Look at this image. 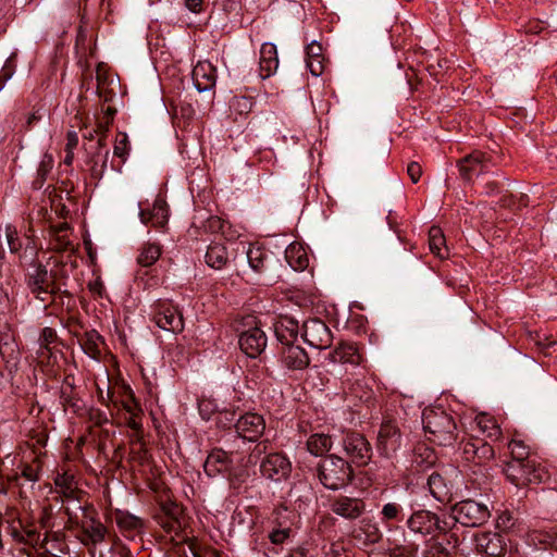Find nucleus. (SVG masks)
Masks as SVG:
<instances>
[{
    "label": "nucleus",
    "mask_w": 557,
    "mask_h": 557,
    "mask_svg": "<svg viewBox=\"0 0 557 557\" xmlns=\"http://www.w3.org/2000/svg\"><path fill=\"white\" fill-rule=\"evenodd\" d=\"M422 424L429 440L440 446H450L457 440V424L451 414L442 408H426Z\"/></svg>",
    "instance_id": "obj_1"
},
{
    "label": "nucleus",
    "mask_w": 557,
    "mask_h": 557,
    "mask_svg": "<svg viewBox=\"0 0 557 557\" xmlns=\"http://www.w3.org/2000/svg\"><path fill=\"white\" fill-rule=\"evenodd\" d=\"M318 478L324 487L336 491L351 482L354 470L348 460L331 454L319 463Z\"/></svg>",
    "instance_id": "obj_2"
},
{
    "label": "nucleus",
    "mask_w": 557,
    "mask_h": 557,
    "mask_svg": "<svg viewBox=\"0 0 557 557\" xmlns=\"http://www.w3.org/2000/svg\"><path fill=\"white\" fill-rule=\"evenodd\" d=\"M336 440L350 465L362 467L371 460L373 449L364 434L348 429L343 430Z\"/></svg>",
    "instance_id": "obj_3"
},
{
    "label": "nucleus",
    "mask_w": 557,
    "mask_h": 557,
    "mask_svg": "<svg viewBox=\"0 0 557 557\" xmlns=\"http://www.w3.org/2000/svg\"><path fill=\"white\" fill-rule=\"evenodd\" d=\"M25 284L30 294L42 302L46 301V298L40 297V294H51L55 296L61 290L55 271L51 270L49 272L47 267L39 262H33L30 264V268L25 274Z\"/></svg>",
    "instance_id": "obj_4"
},
{
    "label": "nucleus",
    "mask_w": 557,
    "mask_h": 557,
    "mask_svg": "<svg viewBox=\"0 0 557 557\" xmlns=\"http://www.w3.org/2000/svg\"><path fill=\"white\" fill-rule=\"evenodd\" d=\"M404 443V434L399 422L391 417H385L380 424L375 448L381 457L392 459L400 450Z\"/></svg>",
    "instance_id": "obj_5"
},
{
    "label": "nucleus",
    "mask_w": 557,
    "mask_h": 557,
    "mask_svg": "<svg viewBox=\"0 0 557 557\" xmlns=\"http://www.w3.org/2000/svg\"><path fill=\"white\" fill-rule=\"evenodd\" d=\"M503 471L507 480L517 487L539 484L546 476L544 468L536 463L535 460H509L506 462Z\"/></svg>",
    "instance_id": "obj_6"
},
{
    "label": "nucleus",
    "mask_w": 557,
    "mask_h": 557,
    "mask_svg": "<svg viewBox=\"0 0 557 557\" xmlns=\"http://www.w3.org/2000/svg\"><path fill=\"white\" fill-rule=\"evenodd\" d=\"M451 513L456 522L469 528L481 527L491 516L485 504L473 499L458 502L451 507Z\"/></svg>",
    "instance_id": "obj_7"
},
{
    "label": "nucleus",
    "mask_w": 557,
    "mask_h": 557,
    "mask_svg": "<svg viewBox=\"0 0 557 557\" xmlns=\"http://www.w3.org/2000/svg\"><path fill=\"white\" fill-rule=\"evenodd\" d=\"M406 525L412 533L432 539L437 532H445L448 529L445 520H442L436 512L426 509L414 510L408 517Z\"/></svg>",
    "instance_id": "obj_8"
},
{
    "label": "nucleus",
    "mask_w": 557,
    "mask_h": 557,
    "mask_svg": "<svg viewBox=\"0 0 557 557\" xmlns=\"http://www.w3.org/2000/svg\"><path fill=\"white\" fill-rule=\"evenodd\" d=\"M234 429L233 444H236L238 440L256 443L264 434L265 420L260 413L247 411L239 414L234 423Z\"/></svg>",
    "instance_id": "obj_9"
},
{
    "label": "nucleus",
    "mask_w": 557,
    "mask_h": 557,
    "mask_svg": "<svg viewBox=\"0 0 557 557\" xmlns=\"http://www.w3.org/2000/svg\"><path fill=\"white\" fill-rule=\"evenodd\" d=\"M153 321L160 329L174 334L184 331V319L181 310L168 299H158L153 304Z\"/></svg>",
    "instance_id": "obj_10"
},
{
    "label": "nucleus",
    "mask_w": 557,
    "mask_h": 557,
    "mask_svg": "<svg viewBox=\"0 0 557 557\" xmlns=\"http://www.w3.org/2000/svg\"><path fill=\"white\" fill-rule=\"evenodd\" d=\"M75 529L81 531V542L84 545H97L104 542L108 529L99 520L98 511L95 507H89L84 511V518L75 524Z\"/></svg>",
    "instance_id": "obj_11"
},
{
    "label": "nucleus",
    "mask_w": 557,
    "mask_h": 557,
    "mask_svg": "<svg viewBox=\"0 0 557 557\" xmlns=\"http://www.w3.org/2000/svg\"><path fill=\"white\" fill-rule=\"evenodd\" d=\"M493 165L491 156L480 150L467 154L457 162L460 177L466 182L490 172Z\"/></svg>",
    "instance_id": "obj_12"
},
{
    "label": "nucleus",
    "mask_w": 557,
    "mask_h": 557,
    "mask_svg": "<svg viewBox=\"0 0 557 557\" xmlns=\"http://www.w3.org/2000/svg\"><path fill=\"white\" fill-rule=\"evenodd\" d=\"M260 472L263 478L282 482L292 473V462L283 453L267 454L260 463Z\"/></svg>",
    "instance_id": "obj_13"
},
{
    "label": "nucleus",
    "mask_w": 557,
    "mask_h": 557,
    "mask_svg": "<svg viewBox=\"0 0 557 557\" xmlns=\"http://www.w3.org/2000/svg\"><path fill=\"white\" fill-rule=\"evenodd\" d=\"M462 457L466 461L475 466H485L495 457L493 446L479 437H471L461 442Z\"/></svg>",
    "instance_id": "obj_14"
},
{
    "label": "nucleus",
    "mask_w": 557,
    "mask_h": 557,
    "mask_svg": "<svg viewBox=\"0 0 557 557\" xmlns=\"http://www.w3.org/2000/svg\"><path fill=\"white\" fill-rule=\"evenodd\" d=\"M225 445L227 449L214 448L208 455L205 462V470L208 475L213 476L231 470L234 461L233 457L237 454V449L235 444L228 443L227 438L225 440Z\"/></svg>",
    "instance_id": "obj_15"
},
{
    "label": "nucleus",
    "mask_w": 557,
    "mask_h": 557,
    "mask_svg": "<svg viewBox=\"0 0 557 557\" xmlns=\"http://www.w3.org/2000/svg\"><path fill=\"white\" fill-rule=\"evenodd\" d=\"M87 152L86 165L90 173L91 178L99 181L107 169L109 159V149L107 143L100 137L96 143H92L85 148Z\"/></svg>",
    "instance_id": "obj_16"
},
{
    "label": "nucleus",
    "mask_w": 557,
    "mask_h": 557,
    "mask_svg": "<svg viewBox=\"0 0 557 557\" xmlns=\"http://www.w3.org/2000/svg\"><path fill=\"white\" fill-rule=\"evenodd\" d=\"M301 336L311 347L325 349L332 344V333L329 326L320 319H310L302 325Z\"/></svg>",
    "instance_id": "obj_17"
},
{
    "label": "nucleus",
    "mask_w": 557,
    "mask_h": 557,
    "mask_svg": "<svg viewBox=\"0 0 557 557\" xmlns=\"http://www.w3.org/2000/svg\"><path fill=\"white\" fill-rule=\"evenodd\" d=\"M238 345L246 356L257 358L267 347V335L260 327H251L239 335Z\"/></svg>",
    "instance_id": "obj_18"
},
{
    "label": "nucleus",
    "mask_w": 557,
    "mask_h": 557,
    "mask_svg": "<svg viewBox=\"0 0 557 557\" xmlns=\"http://www.w3.org/2000/svg\"><path fill=\"white\" fill-rule=\"evenodd\" d=\"M476 548L488 557H502L508 550V541L500 533L485 532L475 537Z\"/></svg>",
    "instance_id": "obj_19"
},
{
    "label": "nucleus",
    "mask_w": 557,
    "mask_h": 557,
    "mask_svg": "<svg viewBox=\"0 0 557 557\" xmlns=\"http://www.w3.org/2000/svg\"><path fill=\"white\" fill-rule=\"evenodd\" d=\"M112 518L122 535L128 540H134L136 536L144 533V520L126 510H114Z\"/></svg>",
    "instance_id": "obj_20"
},
{
    "label": "nucleus",
    "mask_w": 557,
    "mask_h": 557,
    "mask_svg": "<svg viewBox=\"0 0 557 557\" xmlns=\"http://www.w3.org/2000/svg\"><path fill=\"white\" fill-rule=\"evenodd\" d=\"M139 206V218L141 223L149 224L156 228H164L169 220V207L166 201L158 197L152 206V209H143L141 203Z\"/></svg>",
    "instance_id": "obj_21"
},
{
    "label": "nucleus",
    "mask_w": 557,
    "mask_h": 557,
    "mask_svg": "<svg viewBox=\"0 0 557 557\" xmlns=\"http://www.w3.org/2000/svg\"><path fill=\"white\" fill-rule=\"evenodd\" d=\"M331 510L345 519L359 518L366 510V504L360 498L338 496L331 503Z\"/></svg>",
    "instance_id": "obj_22"
},
{
    "label": "nucleus",
    "mask_w": 557,
    "mask_h": 557,
    "mask_svg": "<svg viewBox=\"0 0 557 557\" xmlns=\"http://www.w3.org/2000/svg\"><path fill=\"white\" fill-rule=\"evenodd\" d=\"M281 361L285 368L293 371L305 370L310 364L307 351L301 346L295 344L282 348Z\"/></svg>",
    "instance_id": "obj_23"
},
{
    "label": "nucleus",
    "mask_w": 557,
    "mask_h": 557,
    "mask_svg": "<svg viewBox=\"0 0 557 557\" xmlns=\"http://www.w3.org/2000/svg\"><path fill=\"white\" fill-rule=\"evenodd\" d=\"M193 81L199 92L211 90L216 83V70L209 61L198 62L193 70Z\"/></svg>",
    "instance_id": "obj_24"
},
{
    "label": "nucleus",
    "mask_w": 557,
    "mask_h": 557,
    "mask_svg": "<svg viewBox=\"0 0 557 557\" xmlns=\"http://www.w3.org/2000/svg\"><path fill=\"white\" fill-rule=\"evenodd\" d=\"M276 339L284 346L294 344L297 341L299 326L298 321L288 315H280L274 324Z\"/></svg>",
    "instance_id": "obj_25"
},
{
    "label": "nucleus",
    "mask_w": 557,
    "mask_h": 557,
    "mask_svg": "<svg viewBox=\"0 0 557 557\" xmlns=\"http://www.w3.org/2000/svg\"><path fill=\"white\" fill-rule=\"evenodd\" d=\"M260 76L265 79L272 76L278 67L276 46L272 42H264L260 49Z\"/></svg>",
    "instance_id": "obj_26"
},
{
    "label": "nucleus",
    "mask_w": 557,
    "mask_h": 557,
    "mask_svg": "<svg viewBox=\"0 0 557 557\" xmlns=\"http://www.w3.org/2000/svg\"><path fill=\"white\" fill-rule=\"evenodd\" d=\"M352 536L363 545H372L380 542L382 532L376 522L371 519H362L359 527L354 530Z\"/></svg>",
    "instance_id": "obj_27"
},
{
    "label": "nucleus",
    "mask_w": 557,
    "mask_h": 557,
    "mask_svg": "<svg viewBox=\"0 0 557 557\" xmlns=\"http://www.w3.org/2000/svg\"><path fill=\"white\" fill-rule=\"evenodd\" d=\"M306 64L313 76H320L325 69V58L320 42L312 40L306 46Z\"/></svg>",
    "instance_id": "obj_28"
},
{
    "label": "nucleus",
    "mask_w": 557,
    "mask_h": 557,
    "mask_svg": "<svg viewBox=\"0 0 557 557\" xmlns=\"http://www.w3.org/2000/svg\"><path fill=\"white\" fill-rule=\"evenodd\" d=\"M331 361L358 366L362 362V356L354 343H342L330 356Z\"/></svg>",
    "instance_id": "obj_29"
},
{
    "label": "nucleus",
    "mask_w": 557,
    "mask_h": 557,
    "mask_svg": "<svg viewBox=\"0 0 557 557\" xmlns=\"http://www.w3.org/2000/svg\"><path fill=\"white\" fill-rule=\"evenodd\" d=\"M435 450L425 444H417L413 449L412 466L418 471H425L437 462Z\"/></svg>",
    "instance_id": "obj_30"
},
{
    "label": "nucleus",
    "mask_w": 557,
    "mask_h": 557,
    "mask_svg": "<svg viewBox=\"0 0 557 557\" xmlns=\"http://www.w3.org/2000/svg\"><path fill=\"white\" fill-rule=\"evenodd\" d=\"M83 497H77V500L72 502H63L61 510L67 517V521L65 523V528L67 530H75V524L79 522L82 518H84L85 509L89 507H94V505L88 503H83Z\"/></svg>",
    "instance_id": "obj_31"
},
{
    "label": "nucleus",
    "mask_w": 557,
    "mask_h": 557,
    "mask_svg": "<svg viewBox=\"0 0 557 557\" xmlns=\"http://www.w3.org/2000/svg\"><path fill=\"white\" fill-rule=\"evenodd\" d=\"M428 487L431 495L441 503H448L451 499V486L437 472H433L428 479Z\"/></svg>",
    "instance_id": "obj_32"
},
{
    "label": "nucleus",
    "mask_w": 557,
    "mask_h": 557,
    "mask_svg": "<svg viewBox=\"0 0 557 557\" xmlns=\"http://www.w3.org/2000/svg\"><path fill=\"white\" fill-rule=\"evenodd\" d=\"M297 512L284 505L276 506L271 515L272 528L283 529L285 531H292L297 519Z\"/></svg>",
    "instance_id": "obj_33"
},
{
    "label": "nucleus",
    "mask_w": 557,
    "mask_h": 557,
    "mask_svg": "<svg viewBox=\"0 0 557 557\" xmlns=\"http://www.w3.org/2000/svg\"><path fill=\"white\" fill-rule=\"evenodd\" d=\"M60 399L63 406L70 407L74 411H77L81 408L79 398L75 392L74 375L69 374L64 377L60 389Z\"/></svg>",
    "instance_id": "obj_34"
},
{
    "label": "nucleus",
    "mask_w": 557,
    "mask_h": 557,
    "mask_svg": "<svg viewBox=\"0 0 557 557\" xmlns=\"http://www.w3.org/2000/svg\"><path fill=\"white\" fill-rule=\"evenodd\" d=\"M205 259L210 268L220 270L224 268L228 261L227 249L223 244L212 243L207 249Z\"/></svg>",
    "instance_id": "obj_35"
},
{
    "label": "nucleus",
    "mask_w": 557,
    "mask_h": 557,
    "mask_svg": "<svg viewBox=\"0 0 557 557\" xmlns=\"http://www.w3.org/2000/svg\"><path fill=\"white\" fill-rule=\"evenodd\" d=\"M332 444L333 441L330 435L324 433H314L308 437L306 447L311 455L322 457L330 451Z\"/></svg>",
    "instance_id": "obj_36"
},
{
    "label": "nucleus",
    "mask_w": 557,
    "mask_h": 557,
    "mask_svg": "<svg viewBox=\"0 0 557 557\" xmlns=\"http://www.w3.org/2000/svg\"><path fill=\"white\" fill-rule=\"evenodd\" d=\"M78 342L86 355L92 359H98L101 355L100 343H102V336L96 331L90 330L85 332Z\"/></svg>",
    "instance_id": "obj_37"
},
{
    "label": "nucleus",
    "mask_w": 557,
    "mask_h": 557,
    "mask_svg": "<svg viewBox=\"0 0 557 557\" xmlns=\"http://www.w3.org/2000/svg\"><path fill=\"white\" fill-rule=\"evenodd\" d=\"M247 259L255 272L263 273L268 270L269 253L263 247L250 245L247 250Z\"/></svg>",
    "instance_id": "obj_38"
},
{
    "label": "nucleus",
    "mask_w": 557,
    "mask_h": 557,
    "mask_svg": "<svg viewBox=\"0 0 557 557\" xmlns=\"http://www.w3.org/2000/svg\"><path fill=\"white\" fill-rule=\"evenodd\" d=\"M429 247L432 253L441 259L448 257L445 235L440 226L433 225L429 230Z\"/></svg>",
    "instance_id": "obj_39"
},
{
    "label": "nucleus",
    "mask_w": 557,
    "mask_h": 557,
    "mask_svg": "<svg viewBox=\"0 0 557 557\" xmlns=\"http://www.w3.org/2000/svg\"><path fill=\"white\" fill-rule=\"evenodd\" d=\"M285 259L288 264L296 271L306 269L309 263V259L305 249L297 243L290 244L285 249Z\"/></svg>",
    "instance_id": "obj_40"
},
{
    "label": "nucleus",
    "mask_w": 557,
    "mask_h": 557,
    "mask_svg": "<svg viewBox=\"0 0 557 557\" xmlns=\"http://www.w3.org/2000/svg\"><path fill=\"white\" fill-rule=\"evenodd\" d=\"M154 520L168 534H172V539H176L180 542L185 541V535L183 534V521L174 518L156 515Z\"/></svg>",
    "instance_id": "obj_41"
},
{
    "label": "nucleus",
    "mask_w": 557,
    "mask_h": 557,
    "mask_svg": "<svg viewBox=\"0 0 557 557\" xmlns=\"http://www.w3.org/2000/svg\"><path fill=\"white\" fill-rule=\"evenodd\" d=\"M161 256V247L154 243H146L143 245L137 257V262L141 267H150L154 264Z\"/></svg>",
    "instance_id": "obj_42"
},
{
    "label": "nucleus",
    "mask_w": 557,
    "mask_h": 557,
    "mask_svg": "<svg viewBox=\"0 0 557 557\" xmlns=\"http://www.w3.org/2000/svg\"><path fill=\"white\" fill-rule=\"evenodd\" d=\"M476 424L487 438L494 441L499 438L502 435V430L499 425L496 423L494 418L487 416V414H480L476 417Z\"/></svg>",
    "instance_id": "obj_43"
},
{
    "label": "nucleus",
    "mask_w": 557,
    "mask_h": 557,
    "mask_svg": "<svg viewBox=\"0 0 557 557\" xmlns=\"http://www.w3.org/2000/svg\"><path fill=\"white\" fill-rule=\"evenodd\" d=\"M380 516L381 521L386 525L391 522H400L404 519L403 506L396 502L386 503L383 505Z\"/></svg>",
    "instance_id": "obj_44"
},
{
    "label": "nucleus",
    "mask_w": 557,
    "mask_h": 557,
    "mask_svg": "<svg viewBox=\"0 0 557 557\" xmlns=\"http://www.w3.org/2000/svg\"><path fill=\"white\" fill-rule=\"evenodd\" d=\"M131 459L141 466L148 463L150 459L149 451L143 441V436L132 438Z\"/></svg>",
    "instance_id": "obj_45"
},
{
    "label": "nucleus",
    "mask_w": 557,
    "mask_h": 557,
    "mask_svg": "<svg viewBox=\"0 0 557 557\" xmlns=\"http://www.w3.org/2000/svg\"><path fill=\"white\" fill-rule=\"evenodd\" d=\"M57 332L52 327H44L39 336L40 349L38 350V357H48L51 354L50 344L57 341Z\"/></svg>",
    "instance_id": "obj_46"
},
{
    "label": "nucleus",
    "mask_w": 557,
    "mask_h": 557,
    "mask_svg": "<svg viewBox=\"0 0 557 557\" xmlns=\"http://www.w3.org/2000/svg\"><path fill=\"white\" fill-rule=\"evenodd\" d=\"M453 552L437 540L432 539L425 545L423 557H453Z\"/></svg>",
    "instance_id": "obj_47"
},
{
    "label": "nucleus",
    "mask_w": 557,
    "mask_h": 557,
    "mask_svg": "<svg viewBox=\"0 0 557 557\" xmlns=\"http://www.w3.org/2000/svg\"><path fill=\"white\" fill-rule=\"evenodd\" d=\"M508 448L510 450L511 459L517 461H527L533 460L530 458L529 447L522 442L518 440H512L508 444Z\"/></svg>",
    "instance_id": "obj_48"
},
{
    "label": "nucleus",
    "mask_w": 557,
    "mask_h": 557,
    "mask_svg": "<svg viewBox=\"0 0 557 557\" xmlns=\"http://www.w3.org/2000/svg\"><path fill=\"white\" fill-rule=\"evenodd\" d=\"M252 99L245 96L234 97L231 102V109L240 115L248 114L252 110Z\"/></svg>",
    "instance_id": "obj_49"
},
{
    "label": "nucleus",
    "mask_w": 557,
    "mask_h": 557,
    "mask_svg": "<svg viewBox=\"0 0 557 557\" xmlns=\"http://www.w3.org/2000/svg\"><path fill=\"white\" fill-rule=\"evenodd\" d=\"M129 141L126 133L120 132L116 135L113 153L115 157L121 158L123 161L128 154Z\"/></svg>",
    "instance_id": "obj_50"
},
{
    "label": "nucleus",
    "mask_w": 557,
    "mask_h": 557,
    "mask_svg": "<svg viewBox=\"0 0 557 557\" xmlns=\"http://www.w3.org/2000/svg\"><path fill=\"white\" fill-rule=\"evenodd\" d=\"M158 515L182 520L183 508L174 502H165L161 504L160 512Z\"/></svg>",
    "instance_id": "obj_51"
},
{
    "label": "nucleus",
    "mask_w": 557,
    "mask_h": 557,
    "mask_svg": "<svg viewBox=\"0 0 557 557\" xmlns=\"http://www.w3.org/2000/svg\"><path fill=\"white\" fill-rule=\"evenodd\" d=\"M228 473V481H230V484L233 488H239L240 485L247 480V478L249 476L248 474V471L246 468H238V469H234L233 467L231 468L230 471H227Z\"/></svg>",
    "instance_id": "obj_52"
},
{
    "label": "nucleus",
    "mask_w": 557,
    "mask_h": 557,
    "mask_svg": "<svg viewBox=\"0 0 557 557\" xmlns=\"http://www.w3.org/2000/svg\"><path fill=\"white\" fill-rule=\"evenodd\" d=\"M13 537L23 543L33 544L38 541L39 533L35 529L13 530Z\"/></svg>",
    "instance_id": "obj_53"
},
{
    "label": "nucleus",
    "mask_w": 557,
    "mask_h": 557,
    "mask_svg": "<svg viewBox=\"0 0 557 557\" xmlns=\"http://www.w3.org/2000/svg\"><path fill=\"white\" fill-rule=\"evenodd\" d=\"M535 540L544 545V548H552L557 552V530L540 532L535 535Z\"/></svg>",
    "instance_id": "obj_54"
},
{
    "label": "nucleus",
    "mask_w": 557,
    "mask_h": 557,
    "mask_svg": "<svg viewBox=\"0 0 557 557\" xmlns=\"http://www.w3.org/2000/svg\"><path fill=\"white\" fill-rule=\"evenodd\" d=\"M97 82H98L97 90H98L99 97L104 102H110L113 99L115 94L112 89H108L104 87L106 78L99 69L97 71Z\"/></svg>",
    "instance_id": "obj_55"
},
{
    "label": "nucleus",
    "mask_w": 557,
    "mask_h": 557,
    "mask_svg": "<svg viewBox=\"0 0 557 557\" xmlns=\"http://www.w3.org/2000/svg\"><path fill=\"white\" fill-rule=\"evenodd\" d=\"M516 523V518L509 510L502 511L496 520V527L502 531L510 530Z\"/></svg>",
    "instance_id": "obj_56"
},
{
    "label": "nucleus",
    "mask_w": 557,
    "mask_h": 557,
    "mask_svg": "<svg viewBox=\"0 0 557 557\" xmlns=\"http://www.w3.org/2000/svg\"><path fill=\"white\" fill-rule=\"evenodd\" d=\"M58 493L62 496V503L63 502H72L74 503V500H77V497H84L85 496V493L79 490L76 484L70 486V487H66V488H63L61 491H58Z\"/></svg>",
    "instance_id": "obj_57"
},
{
    "label": "nucleus",
    "mask_w": 557,
    "mask_h": 557,
    "mask_svg": "<svg viewBox=\"0 0 557 557\" xmlns=\"http://www.w3.org/2000/svg\"><path fill=\"white\" fill-rule=\"evenodd\" d=\"M292 531H285L283 529L272 528L268 537L274 545L284 544L290 537Z\"/></svg>",
    "instance_id": "obj_58"
},
{
    "label": "nucleus",
    "mask_w": 557,
    "mask_h": 557,
    "mask_svg": "<svg viewBox=\"0 0 557 557\" xmlns=\"http://www.w3.org/2000/svg\"><path fill=\"white\" fill-rule=\"evenodd\" d=\"M46 110L42 108H38L34 110L26 119L25 124L23 125V129L28 132L30 131L39 121H41L46 116Z\"/></svg>",
    "instance_id": "obj_59"
},
{
    "label": "nucleus",
    "mask_w": 557,
    "mask_h": 557,
    "mask_svg": "<svg viewBox=\"0 0 557 557\" xmlns=\"http://www.w3.org/2000/svg\"><path fill=\"white\" fill-rule=\"evenodd\" d=\"M54 484H55L58 491H61L63 488H66V487H70V486L76 484V482L74 480L73 474L64 472V473L57 474V476L54 479Z\"/></svg>",
    "instance_id": "obj_60"
},
{
    "label": "nucleus",
    "mask_w": 557,
    "mask_h": 557,
    "mask_svg": "<svg viewBox=\"0 0 557 557\" xmlns=\"http://www.w3.org/2000/svg\"><path fill=\"white\" fill-rule=\"evenodd\" d=\"M140 413L141 412H136V414H129V417L126 420V425L135 432V438H137L138 436H143Z\"/></svg>",
    "instance_id": "obj_61"
},
{
    "label": "nucleus",
    "mask_w": 557,
    "mask_h": 557,
    "mask_svg": "<svg viewBox=\"0 0 557 557\" xmlns=\"http://www.w3.org/2000/svg\"><path fill=\"white\" fill-rule=\"evenodd\" d=\"M89 419L96 426H102L110 422L107 412L100 409H92L89 412Z\"/></svg>",
    "instance_id": "obj_62"
},
{
    "label": "nucleus",
    "mask_w": 557,
    "mask_h": 557,
    "mask_svg": "<svg viewBox=\"0 0 557 557\" xmlns=\"http://www.w3.org/2000/svg\"><path fill=\"white\" fill-rule=\"evenodd\" d=\"M7 239L11 252H17L21 249L22 244L18 237L16 236V231L11 228L10 226L7 227Z\"/></svg>",
    "instance_id": "obj_63"
},
{
    "label": "nucleus",
    "mask_w": 557,
    "mask_h": 557,
    "mask_svg": "<svg viewBox=\"0 0 557 557\" xmlns=\"http://www.w3.org/2000/svg\"><path fill=\"white\" fill-rule=\"evenodd\" d=\"M235 412H231V411H223V412H220L218 418H216V424L220 426V428H227L230 426L231 424L234 425L235 423Z\"/></svg>",
    "instance_id": "obj_64"
}]
</instances>
